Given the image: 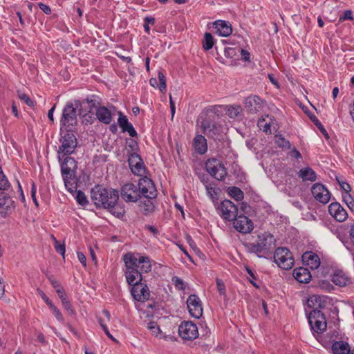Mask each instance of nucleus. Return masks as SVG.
<instances>
[{
    "label": "nucleus",
    "mask_w": 354,
    "mask_h": 354,
    "mask_svg": "<svg viewBox=\"0 0 354 354\" xmlns=\"http://www.w3.org/2000/svg\"><path fill=\"white\" fill-rule=\"evenodd\" d=\"M91 198L97 207L113 209L119 199V194L114 189L96 185L91 191Z\"/></svg>",
    "instance_id": "1"
},
{
    "label": "nucleus",
    "mask_w": 354,
    "mask_h": 354,
    "mask_svg": "<svg viewBox=\"0 0 354 354\" xmlns=\"http://www.w3.org/2000/svg\"><path fill=\"white\" fill-rule=\"evenodd\" d=\"M276 239L269 232L259 234L254 242L246 243L245 246L250 253H254L259 258L266 257L275 248Z\"/></svg>",
    "instance_id": "2"
},
{
    "label": "nucleus",
    "mask_w": 354,
    "mask_h": 354,
    "mask_svg": "<svg viewBox=\"0 0 354 354\" xmlns=\"http://www.w3.org/2000/svg\"><path fill=\"white\" fill-rule=\"evenodd\" d=\"M82 103L80 100H75L74 103L67 102L62 110V117L60 118V131L62 133L64 131H73L77 124V110L79 114L83 113L82 111Z\"/></svg>",
    "instance_id": "3"
},
{
    "label": "nucleus",
    "mask_w": 354,
    "mask_h": 354,
    "mask_svg": "<svg viewBox=\"0 0 354 354\" xmlns=\"http://www.w3.org/2000/svg\"><path fill=\"white\" fill-rule=\"evenodd\" d=\"M123 260L126 267L125 277L128 284L133 286L138 283H142V276L136 267V259L134 257V254L129 252L124 254Z\"/></svg>",
    "instance_id": "4"
},
{
    "label": "nucleus",
    "mask_w": 354,
    "mask_h": 354,
    "mask_svg": "<svg viewBox=\"0 0 354 354\" xmlns=\"http://www.w3.org/2000/svg\"><path fill=\"white\" fill-rule=\"evenodd\" d=\"M61 133V138L59 139V142H61V145L59 147L57 150L58 153V159L59 161L61 162L62 159L66 155H70L75 151V148L77 147V140L75 136L73 134V131H68ZM62 133H64L62 131Z\"/></svg>",
    "instance_id": "5"
},
{
    "label": "nucleus",
    "mask_w": 354,
    "mask_h": 354,
    "mask_svg": "<svg viewBox=\"0 0 354 354\" xmlns=\"http://www.w3.org/2000/svg\"><path fill=\"white\" fill-rule=\"evenodd\" d=\"M77 168V163L73 158L66 156L61 163V171L66 188L72 192L73 188V177Z\"/></svg>",
    "instance_id": "6"
},
{
    "label": "nucleus",
    "mask_w": 354,
    "mask_h": 354,
    "mask_svg": "<svg viewBox=\"0 0 354 354\" xmlns=\"http://www.w3.org/2000/svg\"><path fill=\"white\" fill-rule=\"evenodd\" d=\"M329 272L330 268L322 261L320 255L311 252V281L325 277Z\"/></svg>",
    "instance_id": "7"
},
{
    "label": "nucleus",
    "mask_w": 354,
    "mask_h": 354,
    "mask_svg": "<svg viewBox=\"0 0 354 354\" xmlns=\"http://www.w3.org/2000/svg\"><path fill=\"white\" fill-rule=\"evenodd\" d=\"M274 261L283 270H289L294 265L295 260L292 253L287 248H278L274 254Z\"/></svg>",
    "instance_id": "8"
},
{
    "label": "nucleus",
    "mask_w": 354,
    "mask_h": 354,
    "mask_svg": "<svg viewBox=\"0 0 354 354\" xmlns=\"http://www.w3.org/2000/svg\"><path fill=\"white\" fill-rule=\"evenodd\" d=\"M202 131L207 136L214 140H220L222 138V126L209 118H206L201 122L200 124Z\"/></svg>",
    "instance_id": "9"
},
{
    "label": "nucleus",
    "mask_w": 354,
    "mask_h": 354,
    "mask_svg": "<svg viewBox=\"0 0 354 354\" xmlns=\"http://www.w3.org/2000/svg\"><path fill=\"white\" fill-rule=\"evenodd\" d=\"M207 173L218 180H223L227 173L223 163L218 159H208L205 162Z\"/></svg>",
    "instance_id": "10"
},
{
    "label": "nucleus",
    "mask_w": 354,
    "mask_h": 354,
    "mask_svg": "<svg viewBox=\"0 0 354 354\" xmlns=\"http://www.w3.org/2000/svg\"><path fill=\"white\" fill-rule=\"evenodd\" d=\"M221 217L227 221H234L238 214L237 207L230 200H224L217 207Z\"/></svg>",
    "instance_id": "11"
},
{
    "label": "nucleus",
    "mask_w": 354,
    "mask_h": 354,
    "mask_svg": "<svg viewBox=\"0 0 354 354\" xmlns=\"http://www.w3.org/2000/svg\"><path fill=\"white\" fill-rule=\"evenodd\" d=\"M315 319L314 324L311 319V330H313L317 335L314 334L316 339L320 342L319 339V334L324 332L327 327L326 319L324 315L318 310H311V319Z\"/></svg>",
    "instance_id": "12"
},
{
    "label": "nucleus",
    "mask_w": 354,
    "mask_h": 354,
    "mask_svg": "<svg viewBox=\"0 0 354 354\" xmlns=\"http://www.w3.org/2000/svg\"><path fill=\"white\" fill-rule=\"evenodd\" d=\"M138 189L140 192V197L155 198L157 196V190L153 180L145 176L139 180Z\"/></svg>",
    "instance_id": "13"
},
{
    "label": "nucleus",
    "mask_w": 354,
    "mask_h": 354,
    "mask_svg": "<svg viewBox=\"0 0 354 354\" xmlns=\"http://www.w3.org/2000/svg\"><path fill=\"white\" fill-rule=\"evenodd\" d=\"M178 333L183 339L192 340L198 336V327L192 322H183L179 326Z\"/></svg>",
    "instance_id": "14"
},
{
    "label": "nucleus",
    "mask_w": 354,
    "mask_h": 354,
    "mask_svg": "<svg viewBox=\"0 0 354 354\" xmlns=\"http://www.w3.org/2000/svg\"><path fill=\"white\" fill-rule=\"evenodd\" d=\"M121 197L126 202H136L141 199L138 186L133 183H128L121 188Z\"/></svg>",
    "instance_id": "15"
},
{
    "label": "nucleus",
    "mask_w": 354,
    "mask_h": 354,
    "mask_svg": "<svg viewBox=\"0 0 354 354\" xmlns=\"http://www.w3.org/2000/svg\"><path fill=\"white\" fill-rule=\"evenodd\" d=\"M189 313L192 317L199 319L203 315L201 301L196 295H191L187 299Z\"/></svg>",
    "instance_id": "16"
},
{
    "label": "nucleus",
    "mask_w": 354,
    "mask_h": 354,
    "mask_svg": "<svg viewBox=\"0 0 354 354\" xmlns=\"http://www.w3.org/2000/svg\"><path fill=\"white\" fill-rule=\"evenodd\" d=\"M131 293L135 300L141 302L147 301L150 296L148 286L143 283H138L132 286Z\"/></svg>",
    "instance_id": "17"
},
{
    "label": "nucleus",
    "mask_w": 354,
    "mask_h": 354,
    "mask_svg": "<svg viewBox=\"0 0 354 354\" xmlns=\"http://www.w3.org/2000/svg\"><path fill=\"white\" fill-rule=\"evenodd\" d=\"M233 225L237 231L243 234L250 232L254 228L252 221L244 215L236 216Z\"/></svg>",
    "instance_id": "18"
},
{
    "label": "nucleus",
    "mask_w": 354,
    "mask_h": 354,
    "mask_svg": "<svg viewBox=\"0 0 354 354\" xmlns=\"http://www.w3.org/2000/svg\"><path fill=\"white\" fill-rule=\"evenodd\" d=\"M311 194L315 198L323 204H326L330 198V194L326 187L322 184L316 183L311 187Z\"/></svg>",
    "instance_id": "19"
},
{
    "label": "nucleus",
    "mask_w": 354,
    "mask_h": 354,
    "mask_svg": "<svg viewBox=\"0 0 354 354\" xmlns=\"http://www.w3.org/2000/svg\"><path fill=\"white\" fill-rule=\"evenodd\" d=\"M14 209V201L4 192H0V216L3 218L9 215Z\"/></svg>",
    "instance_id": "20"
},
{
    "label": "nucleus",
    "mask_w": 354,
    "mask_h": 354,
    "mask_svg": "<svg viewBox=\"0 0 354 354\" xmlns=\"http://www.w3.org/2000/svg\"><path fill=\"white\" fill-rule=\"evenodd\" d=\"M330 214L338 222H343L348 218L346 210L337 202L328 206Z\"/></svg>",
    "instance_id": "21"
},
{
    "label": "nucleus",
    "mask_w": 354,
    "mask_h": 354,
    "mask_svg": "<svg viewBox=\"0 0 354 354\" xmlns=\"http://www.w3.org/2000/svg\"><path fill=\"white\" fill-rule=\"evenodd\" d=\"M263 107V102L257 95L248 97L245 100V109L252 114L260 111Z\"/></svg>",
    "instance_id": "22"
},
{
    "label": "nucleus",
    "mask_w": 354,
    "mask_h": 354,
    "mask_svg": "<svg viewBox=\"0 0 354 354\" xmlns=\"http://www.w3.org/2000/svg\"><path fill=\"white\" fill-rule=\"evenodd\" d=\"M134 257L136 259V267L141 274L151 271V264L149 257L141 256L140 254H134Z\"/></svg>",
    "instance_id": "23"
},
{
    "label": "nucleus",
    "mask_w": 354,
    "mask_h": 354,
    "mask_svg": "<svg viewBox=\"0 0 354 354\" xmlns=\"http://www.w3.org/2000/svg\"><path fill=\"white\" fill-rule=\"evenodd\" d=\"M118 123L123 132H128L131 137L137 136V132L133 125L128 121L127 116L123 115L121 112L119 113Z\"/></svg>",
    "instance_id": "24"
},
{
    "label": "nucleus",
    "mask_w": 354,
    "mask_h": 354,
    "mask_svg": "<svg viewBox=\"0 0 354 354\" xmlns=\"http://www.w3.org/2000/svg\"><path fill=\"white\" fill-rule=\"evenodd\" d=\"M214 26L220 36L227 37L232 32V26L228 21L217 20L214 23Z\"/></svg>",
    "instance_id": "25"
},
{
    "label": "nucleus",
    "mask_w": 354,
    "mask_h": 354,
    "mask_svg": "<svg viewBox=\"0 0 354 354\" xmlns=\"http://www.w3.org/2000/svg\"><path fill=\"white\" fill-rule=\"evenodd\" d=\"M292 274L299 283H308L310 282V270L307 268H296L294 269Z\"/></svg>",
    "instance_id": "26"
},
{
    "label": "nucleus",
    "mask_w": 354,
    "mask_h": 354,
    "mask_svg": "<svg viewBox=\"0 0 354 354\" xmlns=\"http://www.w3.org/2000/svg\"><path fill=\"white\" fill-rule=\"evenodd\" d=\"M95 115L98 120L104 124H109L112 121L111 113L105 106H100L97 109Z\"/></svg>",
    "instance_id": "27"
},
{
    "label": "nucleus",
    "mask_w": 354,
    "mask_h": 354,
    "mask_svg": "<svg viewBox=\"0 0 354 354\" xmlns=\"http://www.w3.org/2000/svg\"><path fill=\"white\" fill-rule=\"evenodd\" d=\"M332 281L337 286L343 287L347 286L350 282V279L342 270H337L332 277Z\"/></svg>",
    "instance_id": "28"
},
{
    "label": "nucleus",
    "mask_w": 354,
    "mask_h": 354,
    "mask_svg": "<svg viewBox=\"0 0 354 354\" xmlns=\"http://www.w3.org/2000/svg\"><path fill=\"white\" fill-rule=\"evenodd\" d=\"M194 146L196 152L204 154L207 150V140L202 135H196L194 140Z\"/></svg>",
    "instance_id": "29"
},
{
    "label": "nucleus",
    "mask_w": 354,
    "mask_h": 354,
    "mask_svg": "<svg viewBox=\"0 0 354 354\" xmlns=\"http://www.w3.org/2000/svg\"><path fill=\"white\" fill-rule=\"evenodd\" d=\"M331 350L333 354H349L351 348L347 342L337 341L332 344Z\"/></svg>",
    "instance_id": "30"
},
{
    "label": "nucleus",
    "mask_w": 354,
    "mask_h": 354,
    "mask_svg": "<svg viewBox=\"0 0 354 354\" xmlns=\"http://www.w3.org/2000/svg\"><path fill=\"white\" fill-rule=\"evenodd\" d=\"M308 290L306 291L302 290L299 292V296L301 298L303 304L304 306V310L306 316V319L308 320V324H310V295L308 293Z\"/></svg>",
    "instance_id": "31"
},
{
    "label": "nucleus",
    "mask_w": 354,
    "mask_h": 354,
    "mask_svg": "<svg viewBox=\"0 0 354 354\" xmlns=\"http://www.w3.org/2000/svg\"><path fill=\"white\" fill-rule=\"evenodd\" d=\"M152 198H144L143 200L140 201V206L142 208V211L145 214H148L150 212H152L154 209V205L151 201Z\"/></svg>",
    "instance_id": "32"
},
{
    "label": "nucleus",
    "mask_w": 354,
    "mask_h": 354,
    "mask_svg": "<svg viewBox=\"0 0 354 354\" xmlns=\"http://www.w3.org/2000/svg\"><path fill=\"white\" fill-rule=\"evenodd\" d=\"M86 102L89 106V112H91L93 109H98L100 107V101L97 96L96 95H92L91 97H87L83 102Z\"/></svg>",
    "instance_id": "33"
},
{
    "label": "nucleus",
    "mask_w": 354,
    "mask_h": 354,
    "mask_svg": "<svg viewBox=\"0 0 354 354\" xmlns=\"http://www.w3.org/2000/svg\"><path fill=\"white\" fill-rule=\"evenodd\" d=\"M214 44L213 36L209 32H205L203 40V48L205 50H209L212 48Z\"/></svg>",
    "instance_id": "34"
},
{
    "label": "nucleus",
    "mask_w": 354,
    "mask_h": 354,
    "mask_svg": "<svg viewBox=\"0 0 354 354\" xmlns=\"http://www.w3.org/2000/svg\"><path fill=\"white\" fill-rule=\"evenodd\" d=\"M131 171L135 175L142 176L145 174L146 167L143 160H141V163L133 165V167H130Z\"/></svg>",
    "instance_id": "35"
},
{
    "label": "nucleus",
    "mask_w": 354,
    "mask_h": 354,
    "mask_svg": "<svg viewBox=\"0 0 354 354\" xmlns=\"http://www.w3.org/2000/svg\"><path fill=\"white\" fill-rule=\"evenodd\" d=\"M228 194L238 201L243 198V192L236 187H229Z\"/></svg>",
    "instance_id": "36"
},
{
    "label": "nucleus",
    "mask_w": 354,
    "mask_h": 354,
    "mask_svg": "<svg viewBox=\"0 0 354 354\" xmlns=\"http://www.w3.org/2000/svg\"><path fill=\"white\" fill-rule=\"evenodd\" d=\"M311 122L314 123L326 140H329V135L327 131L315 115H311Z\"/></svg>",
    "instance_id": "37"
},
{
    "label": "nucleus",
    "mask_w": 354,
    "mask_h": 354,
    "mask_svg": "<svg viewBox=\"0 0 354 354\" xmlns=\"http://www.w3.org/2000/svg\"><path fill=\"white\" fill-rule=\"evenodd\" d=\"M241 106L230 105L227 106V113L231 118H236L241 111Z\"/></svg>",
    "instance_id": "38"
},
{
    "label": "nucleus",
    "mask_w": 354,
    "mask_h": 354,
    "mask_svg": "<svg viewBox=\"0 0 354 354\" xmlns=\"http://www.w3.org/2000/svg\"><path fill=\"white\" fill-rule=\"evenodd\" d=\"M128 156L129 167H133V165L141 163V160H142V158L137 152H130Z\"/></svg>",
    "instance_id": "39"
},
{
    "label": "nucleus",
    "mask_w": 354,
    "mask_h": 354,
    "mask_svg": "<svg viewBox=\"0 0 354 354\" xmlns=\"http://www.w3.org/2000/svg\"><path fill=\"white\" fill-rule=\"evenodd\" d=\"M257 125L261 130H263V132L266 133H271L270 121L267 122L266 118L262 117V118L259 119Z\"/></svg>",
    "instance_id": "40"
},
{
    "label": "nucleus",
    "mask_w": 354,
    "mask_h": 354,
    "mask_svg": "<svg viewBox=\"0 0 354 354\" xmlns=\"http://www.w3.org/2000/svg\"><path fill=\"white\" fill-rule=\"evenodd\" d=\"M147 328L151 331L152 335H155L156 337H158L162 333L160 326L156 322H149L147 325Z\"/></svg>",
    "instance_id": "41"
},
{
    "label": "nucleus",
    "mask_w": 354,
    "mask_h": 354,
    "mask_svg": "<svg viewBox=\"0 0 354 354\" xmlns=\"http://www.w3.org/2000/svg\"><path fill=\"white\" fill-rule=\"evenodd\" d=\"M343 201L347 205L348 207L354 212V199L350 194V192H344L342 194Z\"/></svg>",
    "instance_id": "42"
},
{
    "label": "nucleus",
    "mask_w": 354,
    "mask_h": 354,
    "mask_svg": "<svg viewBox=\"0 0 354 354\" xmlns=\"http://www.w3.org/2000/svg\"><path fill=\"white\" fill-rule=\"evenodd\" d=\"M10 183L3 174V171L0 170V190L5 191L10 187Z\"/></svg>",
    "instance_id": "43"
},
{
    "label": "nucleus",
    "mask_w": 354,
    "mask_h": 354,
    "mask_svg": "<svg viewBox=\"0 0 354 354\" xmlns=\"http://www.w3.org/2000/svg\"><path fill=\"white\" fill-rule=\"evenodd\" d=\"M52 238L54 241V246L56 252L64 257L65 254V245L64 243H60L53 236H52Z\"/></svg>",
    "instance_id": "44"
},
{
    "label": "nucleus",
    "mask_w": 354,
    "mask_h": 354,
    "mask_svg": "<svg viewBox=\"0 0 354 354\" xmlns=\"http://www.w3.org/2000/svg\"><path fill=\"white\" fill-rule=\"evenodd\" d=\"M75 198H76L77 202L82 206L87 205L88 203L86 195L81 190H79L77 192Z\"/></svg>",
    "instance_id": "45"
},
{
    "label": "nucleus",
    "mask_w": 354,
    "mask_h": 354,
    "mask_svg": "<svg viewBox=\"0 0 354 354\" xmlns=\"http://www.w3.org/2000/svg\"><path fill=\"white\" fill-rule=\"evenodd\" d=\"M317 286L328 292H330L334 289L333 286L327 280H319L317 283Z\"/></svg>",
    "instance_id": "46"
},
{
    "label": "nucleus",
    "mask_w": 354,
    "mask_h": 354,
    "mask_svg": "<svg viewBox=\"0 0 354 354\" xmlns=\"http://www.w3.org/2000/svg\"><path fill=\"white\" fill-rule=\"evenodd\" d=\"M275 142L279 147L281 148L286 147L289 149L290 147V144L289 141L286 140L284 138L281 137V136H275Z\"/></svg>",
    "instance_id": "47"
},
{
    "label": "nucleus",
    "mask_w": 354,
    "mask_h": 354,
    "mask_svg": "<svg viewBox=\"0 0 354 354\" xmlns=\"http://www.w3.org/2000/svg\"><path fill=\"white\" fill-rule=\"evenodd\" d=\"M205 187L207 191V194L210 197V198L212 201L216 200L217 198H216L217 191L215 189V187L213 186V185L211 183Z\"/></svg>",
    "instance_id": "48"
},
{
    "label": "nucleus",
    "mask_w": 354,
    "mask_h": 354,
    "mask_svg": "<svg viewBox=\"0 0 354 354\" xmlns=\"http://www.w3.org/2000/svg\"><path fill=\"white\" fill-rule=\"evenodd\" d=\"M158 77L160 82L159 89L162 93H164L165 92L167 87L165 77L161 71L158 72Z\"/></svg>",
    "instance_id": "49"
},
{
    "label": "nucleus",
    "mask_w": 354,
    "mask_h": 354,
    "mask_svg": "<svg viewBox=\"0 0 354 354\" xmlns=\"http://www.w3.org/2000/svg\"><path fill=\"white\" fill-rule=\"evenodd\" d=\"M127 147L128 155L130 152H137L138 150V145L137 142L132 139L127 142Z\"/></svg>",
    "instance_id": "50"
},
{
    "label": "nucleus",
    "mask_w": 354,
    "mask_h": 354,
    "mask_svg": "<svg viewBox=\"0 0 354 354\" xmlns=\"http://www.w3.org/2000/svg\"><path fill=\"white\" fill-rule=\"evenodd\" d=\"M172 281L174 282L175 287L178 289L183 290H185L184 281L183 279H180L178 277H174L172 278Z\"/></svg>",
    "instance_id": "51"
},
{
    "label": "nucleus",
    "mask_w": 354,
    "mask_h": 354,
    "mask_svg": "<svg viewBox=\"0 0 354 354\" xmlns=\"http://www.w3.org/2000/svg\"><path fill=\"white\" fill-rule=\"evenodd\" d=\"M216 286L218 291L221 295H225V286L223 281L220 279H216Z\"/></svg>",
    "instance_id": "52"
},
{
    "label": "nucleus",
    "mask_w": 354,
    "mask_h": 354,
    "mask_svg": "<svg viewBox=\"0 0 354 354\" xmlns=\"http://www.w3.org/2000/svg\"><path fill=\"white\" fill-rule=\"evenodd\" d=\"M19 97L20 100H23L28 106H32L34 105L33 102L26 94L19 93Z\"/></svg>",
    "instance_id": "53"
},
{
    "label": "nucleus",
    "mask_w": 354,
    "mask_h": 354,
    "mask_svg": "<svg viewBox=\"0 0 354 354\" xmlns=\"http://www.w3.org/2000/svg\"><path fill=\"white\" fill-rule=\"evenodd\" d=\"M50 308L53 310V314H54L55 317L57 318V319L63 322L64 317L62 316V314L59 311V310L57 309L55 305L52 306Z\"/></svg>",
    "instance_id": "54"
},
{
    "label": "nucleus",
    "mask_w": 354,
    "mask_h": 354,
    "mask_svg": "<svg viewBox=\"0 0 354 354\" xmlns=\"http://www.w3.org/2000/svg\"><path fill=\"white\" fill-rule=\"evenodd\" d=\"M110 212L115 215V216L120 218L124 216V210L122 208H116L115 205L114 206V208L113 209H109Z\"/></svg>",
    "instance_id": "55"
},
{
    "label": "nucleus",
    "mask_w": 354,
    "mask_h": 354,
    "mask_svg": "<svg viewBox=\"0 0 354 354\" xmlns=\"http://www.w3.org/2000/svg\"><path fill=\"white\" fill-rule=\"evenodd\" d=\"M311 302L313 303H317V308H322L325 306V302L321 301V298L319 296L313 295L311 296Z\"/></svg>",
    "instance_id": "56"
},
{
    "label": "nucleus",
    "mask_w": 354,
    "mask_h": 354,
    "mask_svg": "<svg viewBox=\"0 0 354 354\" xmlns=\"http://www.w3.org/2000/svg\"><path fill=\"white\" fill-rule=\"evenodd\" d=\"M198 178L200 179L201 182L204 185L205 187L211 184L209 183V178L207 174H198Z\"/></svg>",
    "instance_id": "57"
},
{
    "label": "nucleus",
    "mask_w": 354,
    "mask_h": 354,
    "mask_svg": "<svg viewBox=\"0 0 354 354\" xmlns=\"http://www.w3.org/2000/svg\"><path fill=\"white\" fill-rule=\"evenodd\" d=\"M353 19V13L351 10H346L344 12V15L339 17V21H342L344 20H352Z\"/></svg>",
    "instance_id": "58"
},
{
    "label": "nucleus",
    "mask_w": 354,
    "mask_h": 354,
    "mask_svg": "<svg viewBox=\"0 0 354 354\" xmlns=\"http://www.w3.org/2000/svg\"><path fill=\"white\" fill-rule=\"evenodd\" d=\"M310 171L309 167H306L305 169H301L299 171V176L302 178L303 180H307L309 178H308V175Z\"/></svg>",
    "instance_id": "59"
},
{
    "label": "nucleus",
    "mask_w": 354,
    "mask_h": 354,
    "mask_svg": "<svg viewBox=\"0 0 354 354\" xmlns=\"http://www.w3.org/2000/svg\"><path fill=\"white\" fill-rule=\"evenodd\" d=\"M56 292L57 293L59 297L61 299L62 303L64 302V300H68L66 295L63 288H59V289H57Z\"/></svg>",
    "instance_id": "60"
},
{
    "label": "nucleus",
    "mask_w": 354,
    "mask_h": 354,
    "mask_svg": "<svg viewBox=\"0 0 354 354\" xmlns=\"http://www.w3.org/2000/svg\"><path fill=\"white\" fill-rule=\"evenodd\" d=\"M37 290L39 292V294L41 297V298L44 299V301L46 302V304L49 306V308H50L52 306L54 305L42 290H41L39 289H38Z\"/></svg>",
    "instance_id": "61"
},
{
    "label": "nucleus",
    "mask_w": 354,
    "mask_h": 354,
    "mask_svg": "<svg viewBox=\"0 0 354 354\" xmlns=\"http://www.w3.org/2000/svg\"><path fill=\"white\" fill-rule=\"evenodd\" d=\"M224 54L227 57H232L236 54V50L234 48H225Z\"/></svg>",
    "instance_id": "62"
},
{
    "label": "nucleus",
    "mask_w": 354,
    "mask_h": 354,
    "mask_svg": "<svg viewBox=\"0 0 354 354\" xmlns=\"http://www.w3.org/2000/svg\"><path fill=\"white\" fill-rule=\"evenodd\" d=\"M64 308L68 311V313L71 315H73L75 313L74 310L71 308V303L68 300L62 302Z\"/></svg>",
    "instance_id": "63"
},
{
    "label": "nucleus",
    "mask_w": 354,
    "mask_h": 354,
    "mask_svg": "<svg viewBox=\"0 0 354 354\" xmlns=\"http://www.w3.org/2000/svg\"><path fill=\"white\" fill-rule=\"evenodd\" d=\"M38 5H39V8L44 13H46L47 15H49V14L51 13V9H50V8L48 6H47V5H46V4H44L43 3H39Z\"/></svg>",
    "instance_id": "64"
}]
</instances>
